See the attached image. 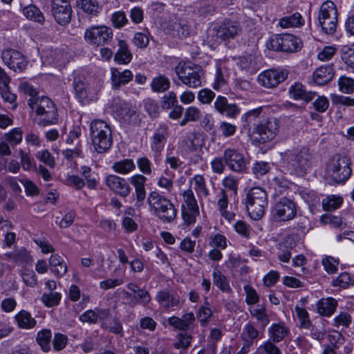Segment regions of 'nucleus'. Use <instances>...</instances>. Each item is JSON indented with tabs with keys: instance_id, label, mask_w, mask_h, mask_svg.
Wrapping results in <instances>:
<instances>
[{
	"instance_id": "obj_1",
	"label": "nucleus",
	"mask_w": 354,
	"mask_h": 354,
	"mask_svg": "<svg viewBox=\"0 0 354 354\" xmlns=\"http://www.w3.org/2000/svg\"><path fill=\"white\" fill-rule=\"evenodd\" d=\"M283 164L291 174L301 176L311 167L313 155L309 148L303 147L299 150H287L281 153Z\"/></svg>"
},
{
	"instance_id": "obj_2",
	"label": "nucleus",
	"mask_w": 354,
	"mask_h": 354,
	"mask_svg": "<svg viewBox=\"0 0 354 354\" xmlns=\"http://www.w3.org/2000/svg\"><path fill=\"white\" fill-rule=\"evenodd\" d=\"M28 104L35 113V120L38 126L46 127L58 122L56 105L49 97L40 96L37 98H29Z\"/></svg>"
},
{
	"instance_id": "obj_3",
	"label": "nucleus",
	"mask_w": 354,
	"mask_h": 354,
	"mask_svg": "<svg viewBox=\"0 0 354 354\" xmlns=\"http://www.w3.org/2000/svg\"><path fill=\"white\" fill-rule=\"evenodd\" d=\"M89 136L94 150L99 153L108 151L113 145L111 125L103 120L95 119L91 122Z\"/></svg>"
},
{
	"instance_id": "obj_4",
	"label": "nucleus",
	"mask_w": 354,
	"mask_h": 354,
	"mask_svg": "<svg viewBox=\"0 0 354 354\" xmlns=\"http://www.w3.org/2000/svg\"><path fill=\"white\" fill-rule=\"evenodd\" d=\"M147 202L150 211L163 223H171L176 218L177 209L174 205L158 192H151Z\"/></svg>"
},
{
	"instance_id": "obj_5",
	"label": "nucleus",
	"mask_w": 354,
	"mask_h": 354,
	"mask_svg": "<svg viewBox=\"0 0 354 354\" xmlns=\"http://www.w3.org/2000/svg\"><path fill=\"white\" fill-rule=\"evenodd\" d=\"M268 194L266 191L260 187L251 188L245 197V205L250 217L255 221L261 219L268 207Z\"/></svg>"
},
{
	"instance_id": "obj_6",
	"label": "nucleus",
	"mask_w": 354,
	"mask_h": 354,
	"mask_svg": "<svg viewBox=\"0 0 354 354\" xmlns=\"http://www.w3.org/2000/svg\"><path fill=\"white\" fill-rule=\"evenodd\" d=\"M241 31L242 28L239 22L225 20L209 31L207 41L210 46L214 47L221 41L234 39Z\"/></svg>"
},
{
	"instance_id": "obj_7",
	"label": "nucleus",
	"mask_w": 354,
	"mask_h": 354,
	"mask_svg": "<svg viewBox=\"0 0 354 354\" xmlns=\"http://www.w3.org/2000/svg\"><path fill=\"white\" fill-rule=\"evenodd\" d=\"M351 159L346 156L335 154L327 165V172L335 183H343L351 176L352 169L350 167Z\"/></svg>"
},
{
	"instance_id": "obj_8",
	"label": "nucleus",
	"mask_w": 354,
	"mask_h": 354,
	"mask_svg": "<svg viewBox=\"0 0 354 354\" xmlns=\"http://www.w3.org/2000/svg\"><path fill=\"white\" fill-rule=\"evenodd\" d=\"M266 46L274 51L293 53L301 49L302 41L292 34H278L268 40Z\"/></svg>"
},
{
	"instance_id": "obj_9",
	"label": "nucleus",
	"mask_w": 354,
	"mask_h": 354,
	"mask_svg": "<svg viewBox=\"0 0 354 354\" xmlns=\"http://www.w3.org/2000/svg\"><path fill=\"white\" fill-rule=\"evenodd\" d=\"M279 120L269 117L261 120V122L253 129L254 140L263 144L273 140L279 131Z\"/></svg>"
},
{
	"instance_id": "obj_10",
	"label": "nucleus",
	"mask_w": 354,
	"mask_h": 354,
	"mask_svg": "<svg viewBox=\"0 0 354 354\" xmlns=\"http://www.w3.org/2000/svg\"><path fill=\"white\" fill-rule=\"evenodd\" d=\"M175 72L183 84L190 88H197L202 84L203 73L200 67L190 63L179 64Z\"/></svg>"
},
{
	"instance_id": "obj_11",
	"label": "nucleus",
	"mask_w": 354,
	"mask_h": 354,
	"mask_svg": "<svg viewBox=\"0 0 354 354\" xmlns=\"http://www.w3.org/2000/svg\"><path fill=\"white\" fill-rule=\"evenodd\" d=\"M337 10L331 1L324 2L319 9V23L326 34H333L336 30L337 24Z\"/></svg>"
},
{
	"instance_id": "obj_12",
	"label": "nucleus",
	"mask_w": 354,
	"mask_h": 354,
	"mask_svg": "<svg viewBox=\"0 0 354 354\" xmlns=\"http://www.w3.org/2000/svg\"><path fill=\"white\" fill-rule=\"evenodd\" d=\"M113 35L112 29L106 26H91L85 30L84 38L89 45L98 47L109 44Z\"/></svg>"
},
{
	"instance_id": "obj_13",
	"label": "nucleus",
	"mask_w": 354,
	"mask_h": 354,
	"mask_svg": "<svg viewBox=\"0 0 354 354\" xmlns=\"http://www.w3.org/2000/svg\"><path fill=\"white\" fill-rule=\"evenodd\" d=\"M272 217L277 221L292 220L297 214V205L287 197H281L273 205L271 210Z\"/></svg>"
},
{
	"instance_id": "obj_14",
	"label": "nucleus",
	"mask_w": 354,
	"mask_h": 354,
	"mask_svg": "<svg viewBox=\"0 0 354 354\" xmlns=\"http://www.w3.org/2000/svg\"><path fill=\"white\" fill-rule=\"evenodd\" d=\"M223 154L225 163L230 170L237 173L246 172L247 161L243 153L235 149L227 148Z\"/></svg>"
},
{
	"instance_id": "obj_15",
	"label": "nucleus",
	"mask_w": 354,
	"mask_h": 354,
	"mask_svg": "<svg viewBox=\"0 0 354 354\" xmlns=\"http://www.w3.org/2000/svg\"><path fill=\"white\" fill-rule=\"evenodd\" d=\"M169 136V129L167 124H160L155 129L151 137V149L155 158L160 156Z\"/></svg>"
},
{
	"instance_id": "obj_16",
	"label": "nucleus",
	"mask_w": 354,
	"mask_h": 354,
	"mask_svg": "<svg viewBox=\"0 0 354 354\" xmlns=\"http://www.w3.org/2000/svg\"><path fill=\"white\" fill-rule=\"evenodd\" d=\"M2 59L4 64L15 71H22L27 66V62L24 55L14 49H8L2 52Z\"/></svg>"
},
{
	"instance_id": "obj_17",
	"label": "nucleus",
	"mask_w": 354,
	"mask_h": 354,
	"mask_svg": "<svg viewBox=\"0 0 354 354\" xmlns=\"http://www.w3.org/2000/svg\"><path fill=\"white\" fill-rule=\"evenodd\" d=\"M129 183L134 187L136 202L134 206L140 209L144 205L146 198L145 184L147 178L142 174H135L129 179Z\"/></svg>"
},
{
	"instance_id": "obj_18",
	"label": "nucleus",
	"mask_w": 354,
	"mask_h": 354,
	"mask_svg": "<svg viewBox=\"0 0 354 354\" xmlns=\"http://www.w3.org/2000/svg\"><path fill=\"white\" fill-rule=\"evenodd\" d=\"M287 76L288 73L286 71L268 70L259 74L258 81L261 85L265 87L274 88L284 81Z\"/></svg>"
},
{
	"instance_id": "obj_19",
	"label": "nucleus",
	"mask_w": 354,
	"mask_h": 354,
	"mask_svg": "<svg viewBox=\"0 0 354 354\" xmlns=\"http://www.w3.org/2000/svg\"><path fill=\"white\" fill-rule=\"evenodd\" d=\"M106 185L113 192L122 198L128 196L131 191L127 180L116 175H109L106 178Z\"/></svg>"
},
{
	"instance_id": "obj_20",
	"label": "nucleus",
	"mask_w": 354,
	"mask_h": 354,
	"mask_svg": "<svg viewBox=\"0 0 354 354\" xmlns=\"http://www.w3.org/2000/svg\"><path fill=\"white\" fill-rule=\"evenodd\" d=\"M214 107L218 113L230 118H236L241 113V109L236 104L229 103L228 100L222 95L216 97Z\"/></svg>"
},
{
	"instance_id": "obj_21",
	"label": "nucleus",
	"mask_w": 354,
	"mask_h": 354,
	"mask_svg": "<svg viewBox=\"0 0 354 354\" xmlns=\"http://www.w3.org/2000/svg\"><path fill=\"white\" fill-rule=\"evenodd\" d=\"M262 110V107H258L247 111L241 116L242 129L249 136H253V129H255L259 122H261Z\"/></svg>"
},
{
	"instance_id": "obj_22",
	"label": "nucleus",
	"mask_w": 354,
	"mask_h": 354,
	"mask_svg": "<svg viewBox=\"0 0 354 354\" xmlns=\"http://www.w3.org/2000/svg\"><path fill=\"white\" fill-rule=\"evenodd\" d=\"M73 87L80 102H84L91 94L86 77L78 71L73 73Z\"/></svg>"
},
{
	"instance_id": "obj_23",
	"label": "nucleus",
	"mask_w": 354,
	"mask_h": 354,
	"mask_svg": "<svg viewBox=\"0 0 354 354\" xmlns=\"http://www.w3.org/2000/svg\"><path fill=\"white\" fill-rule=\"evenodd\" d=\"M289 94L295 100L310 102L316 95L315 92L307 91L305 86L299 82H295L289 88Z\"/></svg>"
},
{
	"instance_id": "obj_24",
	"label": "nucleus",
	"mask_w": 354,
	"mask_h": 354,
	"mask_svg": "<svg viewBox=\"0 0 354 354\" xmlns=\"http://www.w3.org/2000/svg\"><path fill=\"white\" fill-rule=\"evenodd\" d=\"M111 82L114 89H119L122 85L128 84L133 80V73L129 70H124L120 72L116 68H111Z\"/></svg>"
},
{
	"instance_id": "obj_25",
	"label": "nucleus",
	"mask_w": 354,
	"mask_h": 354,
	"mask_svg": "<svg viewBox=\"0 0 354 354\" xmlns=\"http://www.w3.org/2000/svg\"><path fill=\"white\" fill-rule=\"evenodd\" d=\"M335 72L332 64L321 66L313 73L315 82L318 85H324L333 78Z\"/></svg>"
},
{
	"instance_id": "obj_26",
	"label": "nucleus",
	"mask_w": 354,
	"mask_h": 354,
	"mask_svg": "<svg viewBox=\"0 0 354 354\" xmlns=\"http://www.w3.org/2000/svg\"><path fill=\"white\" fill-rule=\"evenodd\" d=\"M317 313L325 317L331 316L337 306V301L333 297L322 298L316 304Z\"/></svg>"
},
{
	"instance_id": "obj_27",
	"label": "nucleus",
	"mask_w": 354,
	"mask_h": 354,
	"mask_svg": "<svg viewBox=\"0 0 354 354\" xmlns=\"http://www.w3.org/2000/svg\"><path fill=\"white\" fill-rule=\"evenodd\" d=\"M55 20L61 26L68 25L71 20L72 8L71 5L63 6L59 8H51Z\"/></svg>"
},
{
	"instance_id": "obj_28",
	"label": "nucleus",
	"mask_w": 354,
	"mask_h": 354,
	"mask_svg": "<svg viewBox=\"0 0 354 354\" xmlns=\"http://www.w3.org/2000/svg\"><path fill=\"white\" fill-rule=\"evenodd\" d=\"M268 332L270 339L273 342H280L290 334L289 328L282 323L272 324Z\"/></svg>"
},
{
	"instance_id": "obj_29",
	"label": "nucleus",
	"mask_w": 354,
	"mask_h": 354,
	"mask_svg": "<svg viewBox=\"0 0 354 354\" xmlns=\"http://www.w3.org/2000/svg\"><path fill=\"white\" fill-rule=\"evenodd\" d=\"M132 59V54L129 49L126 41L120 39L118 41V50L114 55V60L119 64H127Z\"/></svg>"
},
{
	"instance_id": "obj_30",
	"label": "nucleus",
	"mask_w": 354,
	"mask_h": 354,
	"mask_svg": "<svg viewBox=\"0 0 354 354\" xmlns=\"http://www.w3.org/2000/svg\"><path fill=\"white\" fill-rule=\"evenodd\" d=\"M156 301L165 309H169L179 304V299L167 290L159 291L156 297Z\"/></svg>"
},
{
	"instance_id": "obj_31",
	"label": "nucleus",
	"mask_w": 354,
	"mask_h": 354,
	"mask_svg": "<svg viewBox=\"0 0 354 354\" xmlns=\"http://www.w3.org/2000/svg\"><path fill=\"white\" fill-rule=\"evenodd\" d=\"M15 319L20 328L30 329L33 328L36 325L35 319L32 317L30 313L24 310L16 314Z\"/></svg>"
},
{
	"instance_id": "obj_32",
	"label": "nucleus",
	"mask_w": 354,
	"mask_h": 354,
	"mask_svg": "<svg viewBox=\"0 0 354 354\" xmlns=\"http://www.w3.org/2000/svg\"><path fill=\"white\" fill-rule=\"evenodd\" d=\"M115 111L126 122H130L131 119L136 114V111L129 104L124 102H115Z\"/></svg>"
},
{
	"instance_id": "obj_33",
	"label": "nucleus",
	"mask_w": 354,
	"mask_h": 354,
	"mask_svg": "<svg viewBox=\"0 0 354 354\" xmlns=\"http://www.w3.org/2000/svg\"><path fill=\"white\" fill-rule=\"evenodd\" d=\"M170 81L165 75L160 74L152 79L151 88L155 93H164L170 88Z\"/></svg>"
},
{
	"instance_id": "obj_34",
	"label": "nucleus",
	"mask_w": 354,
	"mask_h": 354,
	"mask_svg": "<svg viewBox=\"0 0 354 354\" xmlns=\"http://www.w3.org/2000/svg\"><path fill=\"white\" fill-rule=\"evenodd\" d=\"M304 20L301 15L295 12L290 16L284 17L279 20V26L283 28L299 27L304 24Z\"/></svg>"
},
{
	"instance_id": "obj_35",
	"label": "nucleus",
	"mask_w": 354,
	"mask_h": 354,
	"mask_svg": "<svg viewBox=\"0 0 354 354\" xmlns=\"http://www.w3.org/2000/svg\"><path fill=\"white\" fill-rule=\"evenodd\" d=\"M52 333L49 329H43L37 333L36 340L44 352L50 350Z\"/></svg>"
},
{
	"instance_id": "obj_36",
	"label": "nucleus",
	"mask_w": 354,
	"mask_h": 354,
	"mask_svg": "<svg viewBox=\"0 0 354 354\" xmlns=\"http://www.w3.org/2000/svg\"><path fill=\"white\" fill-rule=\"evenodd\" d=\"M25 17L30 20L43 24L45 21L44 17L41 10L34 5H29L23 9Z\"/></svg>"
},
{
	"instance_id": "obj_37",
	"label": "nucleus",
	"mask_w": 354,
	"mask_h": 354,
	"mask_svg": "<svg viewBox=\"0 0 354 354\" xmlns=\"http://www.w3.org/2000/svg\"><path fill=\"white\" fill-rule=\"evenodd\" d=\"M136 165L132 159L127 158L120 161L115 162L112 169L117 173L122 174H127L133 171Z\"/></svg>"
},
{
	"instance_id": "obj_38",
	"label": "nucleus",
	"mask_w": 354,
	"mask_h": 354,
	"mask_svg": "<svg viewBox=\"0 0 354 354\" xmlns=\"http://www.w3.org/2000/svg\"><path fill=\"white\" fill-rule=\"evenodd\" d=\"M213 283L223 292H231L232 288L226 277L218 270H215L212 274Z\"/></svg>"
},
{
	"instance_id": "obj_39",
	"label": "nucleus",
	"mask_w": 354,
	"mask_h": 354,
	"mask_svg": "<svg viewBox=\"0 0 354 354\" xmlns=\"http://www.w3.org/2000/svg\"><path fill=\"white\" fill-rule=\"evenodd\" d=\"M78 4L84 12L91 16H97L100 12L97 0H79Z\"/></svg>"
},
{
	"instance_id": "obj_40",
	"label": "nucleus",
	"mask_w": 354,
	"mask_h": 354,
	"mask_svg": "<svg viewBox=\"0 0 354 354\" xmlns=\"http://www.w3.org/2000/svg\"><path fill=\"white\" fill-rule=\"evenodd\" d=\"M342 201V197L331 195L323 199L322 206L325 211H334L340 207Z\"/></svg>"
},
{
	"instance_id": "obj_41",
	"label": "nucleus",
	"mask_w": 354,
	"mask_h": 354,
	"mask_svg": "<svg viewBox=\"0 0 354 354\" xmlns=\"http://www.w3.org/2000/svg\"><path fill=\"white\" fill-rule=\"evenodd\" d=\"M62 295L57 292H50L44 293L41 297V301L47 307H53L57 306L61 300Z\"/></svg>"
},
{
	"instance_id": "obj_42",
	"label": "nucleus",
	"mask_w": 354,
	"mask_h": 354,
	"mask_svg": "<svg viewBox=\"0 0 354 354\" xmlns=\"http://www.w3.org/2000/svg\"><path fill=\"white\" fill-rule=\"evenodd\" d=\"M259 335V330L252 324L248 323L243 328L241 336L245 342L253 343V341L258 338Z\"/></svg>"
},
{
	"instance_id": "obj_43",
	"label": "nucleus",
	"mask_w": 354,
	"mask_h": 354,
	"mask_svg": "<svg viewBox=\"0 0 354 354\" xmlns=\"http://www.w3.org/2000/svg\"><path fill=\"white\" fill-rule=\"evenodd\" d=\"M250 313L252 317H254L261 323L263 328L270 322L269 316L266 313V310L264 307L254 308L250 310Z\"/></svg>"
},
{
	"instance_id": "obj_44",
	"label": "nucleus",
	"mask_w": 354,
	"mask_h": 354,
	"mask_svg": "<svg viewBox=\"0 0 354 354\" xmlns=\"http://www.w3.org/2000/svg\"><path fill=\"white\" fill-rule=\"evenodd\" d=\"M295 313L300 322V328H309L312 326V323L309 318L307 310L303 308L296 306Z\"/></svg>"
},
{
	"instance_id": "obj_45",
	"label": "nucleus",
	"mask_w": 354,
	"mask_h": 354,
	"mask_svg": "<svg viewBox=\"0 0 354 354\" xmlns=\"http://www.w3.org/2000/svg\"><path fill=\"white\" fill-rule=\"evenodd\" d=\"M271 339H268L257 348L258 353H265L266 354H282L279 348L275 345Z\"/></svg>"
},
{
	"instance_id": "obj_46",
	"label": "nucleus",
	"mask_w": 354,
	"mask_h": 354,
	"mask_svg": "<svg viewBox=\"0 0 354 354\" xmlns=\"http://www.w3.org/2000/svg\"><path fill=\"white\" fill-rule=\"evenodd\" d=\"M339 91L344 93H352L354 91V80L346 77L342 76L338 80Z\"/></svg>"
},
{
	"instance_id": "obj_47",
	"label": "nucleus",
	"mask_w": 354,
	"mask_h": 354,
	"mask_svg": "<svg viewBox=\"0 0 354 354\" xmlns=\"http://www.w3.org/2000/svg\"><path fill=\"white\" fill-rule=\"evenodd\" d=\"M199 214V209H186L185 205L182 206V216L184 223L187 225H191L196 222V217Z\"/></svg>"
},
{
	"instance_id": "obj_48",
	"label": "nucleus",
	"mask_w": 354,
	"mask_h": 354,
	"mask_svg": "<svg viewBox=\"0 0 354 354\" xmlns=\"http://www.w3.org/2000/svg\"><path fill=\"white\" fill-rule=\"evenodd\" d=\"M352 322L351 315L346 312H341L339 315L335 316L333 319V325L335 327H345L348 328Z\"/></svg>"
},
{
	"instance_id": "obj_49",
	"label": "nucleus",
	"mask_w": 354,
	"mask_h": 354,
	"mask_svg": "<svg viewBox=\"0 0 354 354\" xmlns=\"http://www.w3.org/2000/svg\"><path fill=\"white\" fill-rule=\"evenodd\" d=\"M80 173L86 180L87 187L89 189H95L97 185V180L95 178L92 176L91 168L87 166H82L80 167Z\"/></svg>"
},
{
	"instance_id": "obj_50",
	"label": "nucleus",
	"mask_w": 354,
	"mask_h": 354,
	"mask_svg": "<svg viewBox=\"0 0 354 354\" xmlns=\"http://www.w3.org/2000/svg\"><path fill=\"white\" fill-rule=\"evenodd\" d=\"M133 299H135V304H141L147 306L151 301V297L148 291L141 288L133 294Z\"/></svg>"
},
{
	"instance_id": "obj_51",
	"label": "nucleus",
	"mask_w": 354,
	"mask_h": 354,
	"mask_svg": "<svg viewBox=\"0 0 354 354\" xmlns=\"http://www.w3.org/2000/svg\"><path fill=\"white\" fill-rule=\"evenodd\" d=\"M23 131L20 128H15L6 134V138L12 145L19 144L22 140Z\"/></svg>"
},
{
	"instance_id": "obj_52",
	"label": "nucleus",
	"mask_w": 354,
	"mask_h": 354,
	"mask_svg": "<svg viewBox=\"0 0 354 354\" xmlns=\"http://www.w3.org/2000/svg\"><path fill=\"white\" fill-rule=\"evenodd\" d=\"M196 316L201 325L205 326L212 317V311L207 306H201L196 313Z\"/></svg>"
},
{
	"instance_id": "obj_53",
	"label": "nucleus",
	"mask_w": 354,
	"mask_h": 354,
	"mask_svg": "<svg viewBox=\"0 0 354 354\" xmlns=\"http://www.w3.org/2000/svg\"><path fill=\"white\" fill-rule=\"evenodd\" d=\"M177 102L176 93L174 91H170L162 97L161 106L163 109H169L176 105Z\"/></svg>"
},
{
	"instance_id": "obj_54",
	"label": "nucleus",
	"mask_w": 354,
	"mask_h": 354,
	"mask_svg": "<svg viewBox=\"0 0 354 354\" xmlns=\"http://www.w3.org/2000/svg\"><path fill=\"white\" fill-rule=\"evenodd\" d=\"M270 166L268 162L263 161L256 162L252 168V173L257 176L259 177L266 174L269 172Z\"/></svg>"
},
{
	"instance_id": "obj_55",
	"label": "nucleus",
	"mask_w": 354,
	"mask_h": 354,
	"mask_svg": "<svg viewBox=\"0 0 354 354\" xmlns=\"http://www.w3.org/2000/svg\"><path fill=\"white\" fill-rule=\"evenodd\" d=\"M183 199L186 209H199L194 192L192 189H187L183 193Z\"/></svg>"
},
{
	"instance_id": "obj_56",
	"label": "nucleus",
	"mask_w": 354,
	"mask_h": 354,
	"mask_svg": "<svg viewBox=\"0 0 354 354\" xmlns=\"http://www.w3.org/2000/svg\"><path fill=\"white\" fill-rule=\"evenodd\" d=\"M235 231L244 238L250 237L251 229L250 225L243 221H238L234 225Z\"/></svg>"
},
{
	"instance_id": "obj_57",
	"label": "nucleus",
	"mask_w": 354,
	"mask_h": 354,
	"mask_svg": "<svg viewBox=\"0 0 354 354\" xmlns=\"http://www.w3.org/2000/svg\"><path fill=\"white\" fill-rule=\"evenodd\" d=\"M36 157L47 166L53 168L55 166V161L51 153L46 149L37 152Z\"/></svg>"
},
{
	"instance_id": "obj_58",
	"label": "nucleus",
	"mask_w": 354,
	"mask_h": 354,
	"mask_svg": "<svg viewBox=\"0 0 354 354\" xmlns=\"http://www.w3.org/2000/svg\"><path fill=\"white\" fill-rule=\"evenodd\" d=\"M185 142L188 149L191 151H194L200 145L198 143V134L196 132L187 133L185 139Z\"/></svg>"
},
{
	"instance_id": "obj_59",
	"label": "nucleus",
	"mask_w": 354,
	"mask_h": 354,
	"mask_svg": "<svg viewBox=\"0 0 354 354\" xmlns=\"http://www.w3.org/2000/svg\"><path fill=\"white\" fill-rule=\"evenodd\" d=\"M351 283L350 274L347 272L340 274L336 279L333 281V286H338L342 288H346Z\"/></svg>"
},
{
	"instance_id": "obj_60",
	"label": "nucleus",
	"mask_w": 354,
	"mask_h": 354,
	"mask_svg": "<svg viewBox=\"0 0 354 354\" xmlns=\"http://www.w3.org/2000/svg\"><path fill=\"white\" fill-rule=\"evenodd\" d=\"M66 184L68 186L73 187L77 190L82 189L85 185L84 179L76 175H68L66 178Z\"/></svg>"
},
{
	"instance_id": "obj_61",
	"label": "nucleus",
	"mask_w": 354,
	"mask_h": 354,
	"mask_svg": "<svg viewBox=\"0 0 354 354\" xmlns=\"http://www.w3.org/2000/svg\"><path fill=\"white\" fill-rule=\"evenodd\" d=\"M244 290L246 294V302L248 305H253L259 302V295L257 291L251 286H245Z\"/></svg>"
},
{
	"instance_id": "obj_62",
	"label": "nucleus",
	"mask_w": 354,
	"mask_h": 354,
	"mask_svg": "<svg viewBox=\"0 0 354 354\" xmlns=\"http://www.w3.org/2000/svg\"><path fill=\"white\" fill-rule=\"evenodd\" d=\"M226 164L225 163L224 156L216 157L211 161V167L214 173L221 174L225 171Z\"/></svg>"
},
{
	"instance_id": "obj_63",
	"label": "nucleus",
	"mask_w": 354,
	"mask_h": 354,
	"mask_svg": "<svg viewBox=\"0 0 354 354\" xmlns=\"http://www.w3.org/2000/svg\"><path fill=\"white\" fill-rule=\"evenodd\" d=\"M111 21L115 28H120L127 23L128 20L124 12L119 11L112 15Z\"/></svg>"
},
{
	"instance_id": "obj_64",
	"label": "nucleus",
	"mask_w": 354,
	"mask_h": 354,
	"mask_svg": "<svg viewBox=\"0 0 354 354\" xmlns=\"http://www.w3.org/2000/svg\"><path fill=\"white\" fill-rule=\"evenodd\" d=\"M53 59L57 66H62L69 60V55L62 49H56L53 54Z\"/></svg>"
}]
</instances>
